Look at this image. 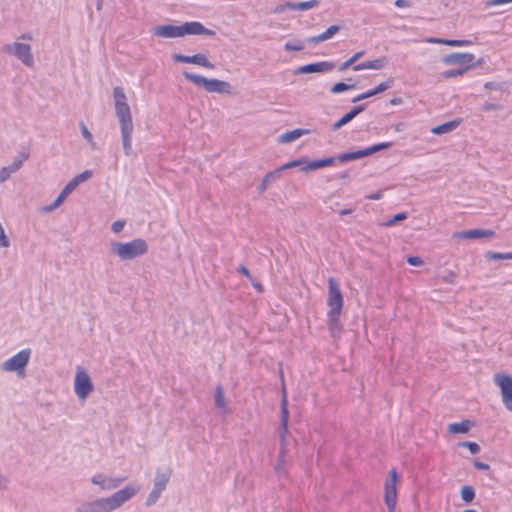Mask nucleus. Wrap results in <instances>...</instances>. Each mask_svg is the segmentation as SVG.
Returning <instances> with one entry per match:
<instances>
[{
  "label": "nucleus",
  "mask_w": 512,
  "mask_h": 512,
  "mask_svg": "<svg viewBox=\"0 0 512 512\" xmlns=\"http://www.w3.org/2000/svg\"><path fill=\"white\" fill-rule=\"evenodd\" d=\"M484 87L486 89H497L498 88V85L494 82H486Z\"/></svg>",
  "instance_id": "obj_63"
},
{
  "label": "nucleus",
  "mask_w": 512,
  "mask_h": 512,
  "mask_svg": "<svg viewBox=\"0 0 512 512\" xmlns=\"http://www.w3.org/2000/svg\"><path fill=\"white\" fill-rule=\"evenodd\" d=\"M493 382L501 391L503 405L512 412V376L499 372L493 376Z\"/></svg>",
  "instance_id": "obj_11"
},
{
  "label": "nucleus",
  "mask_w": 512,
  "mask_h": 512,
  "mask_svg": "<svg viewBox=\"0 0 512 512\" xmlns=\"http://www.w3.org/2000/svg\"><path fill=\"white\" fill-rule=\"evenodd\" d=\"M474 467L479 470H488L490 468L488 464L479 461L474 462Z\"/></svg>",
  "instance_id": "obj_58"
},
{
  "label": "nucleus",
  "mask_w": 512,
  "mask_h": 512,
  "mask_svg": "<svg viewBox=\"0 0 512 512\" xmlns=\"http://www.w3.org/2000/svg\"><path fill=\"white\" fill-rule=\"evenodd\" d=\"M173 60L176 61V62H180V63H192V64H196L198 66H201V67H205V68H208V69H213L214 68V64L211 63L207 56L205 54H202V53H197V54H194V55H191V56H187V55H183V54H174L172 56Z\"/></svg>",
  "instance_id": "obj_15"
},
{
  "label": "nucleus",
  "mask_w": 512,
  "mask_h": 512,
  "mask_svg": "<svg viewBox=\"0 0 512 512\" xmlns=\"http://www.w3.org/2000/svg\"><path fill=\"white\" fill-rule=\"evenodd\" d=\"M443 60L446 64L460 65L467 70L472 65L474 55L471 53H451L446 55Z\"/></svg>",
  "instance_id": "obj_18"
},
{
  "label": "nucleus",
  "mask_w": 512,
  "mask_h": 512,
  "mask_svg": "<svg viewBox=\"0 0 512 512\" xmlns=\"http://www.w3.org/2000/svg\"><path fill=\"white\" fill-rule=\"evenodd\" d=\"M170 476H171L170 471H161V470L156 471V474L154 477V482H153V488L150 491V493L148 494L146 501H145V505L147 507H151L157 503L162 492L166 489V486L169 482Z\"/></svg>",
  "instance_id": "obj_10"
},
{
  "label": "nucleus",
  "mask_w": 512,
  "mask_h": 512,
  "mask_svg": "<svg viewBox=\"0 0 512 512\" xmlns=\"http://www.w3.org/2000/svg\"><path fill=\"white\" fill-rule=\"evenodd\" d=\"M79 127H80V131H81V135L87 141V143L90 145L91 149H93V150L97 149V144L94 141L93 135L89 131L87 126L84 124V122L81 121L79 123Z\"/></svg>",
  "instance_id": "obj_31"
},
{
  "label": "nucleus",
  "mask_w": 512,
  "mask_h": 512,
  "mask_svg": "<svg viewBox=\"0 0 512 512\" xmlns=\"http://www.w3.org/2000/svg\"><path fill=\"white\" fill-rule=\"evenodd\" d=\"M307 163L308 162H306V160L304 158L295 159V160H292V161H289V162L283 164L277 170H279V173H281L284 170H287V169H290V168H294V167H301L302 168Z\"/></svg>",
  "instance_id": "obj_35"
},
{
  "label": "nucleus",
  "mask_w": 512,
  "mask_h": 512,
  "mask_svg": "<svg viewBox=\"0 0 512 512\" xmlns=\"http://www.w3.org/2000/svg\"><path fill=\"white\" fill-rule=\"evenodd\" d=\"M8 478L0 472V491L5 490L8 487Z\"/></svg>",
  "instance_id": "obj_55"
},
{
  "label": "nucleus",
  "mask_w": 512,
  "mask_h": 512,
  "mask_svg": "<svg viewBox=\"0 0 512 512\" xmlns=\"http://www.w3.org/2000/svg\"><path fill=\"white\" fill-rule=\"evenodd\" d=\"M465 71H466V68L451 69V70L444 72V76L447 78L457 77V76L462 75Z\"/></svg>",
  "instance_id": "obj_49"
},
{
  "label": "nucleus",
  "mask_w": 512,
  "mask_h": 512,
  "mask_svg": "<svg viewBox=\"0 0 512 512\" xmlns=\"http://www.w3.org/2000/svg\"><path fill=\"white\" fill-rule=\"evenodd\" d=\"M180 26L182 37L185 35H215V32L213 30L206 28L202 23L198 21L185 22Z\"/></svg>",
  "instance_id": "obj_16"
},
{
  "label": "nucleus",
  "mask_w": 512,
  "mask_h": 512,
  "mask_svg": "<svg viewBox=\"0 0 512 512\" xmlns=\"http://www.w3.org/2000/svg\"><path fill=\"white\" fill-rule=\"evenodd\" d=\"M238 271H239V273H241L242 275H244V276H246L247 278H249L250 280H252V276H251V274H250L249 270H248L245 266H243V265L239 266Z\"/></svg>",
  "instance_id": "obj_57"
},
{
  "label": "nucleus",
  "mask_w": 512,
  "mask_h": 512,
  "mask_svg": "<svg viewBox=\"0 0 512 512\" xmlns=\"http://www.w3.org/2000/svg\"><path fill=\"white\" fill-rule=\"evenodd\" d=\"M364 51H358L356 52L355 54H353L350 59L352 60L353 63H355L358 59H360L363 55H364Z\"/></svg>",
  "instance_id": "obj_60"
},
{
  "label": "nucleus",
  "mask_w": 512,
  "mask_h": 512,
  "mask_svg": "<svg viewBox=\"0 0 512 512\" xmlns=\"http://www.w3.org/2000/svg\"><path fill=\"white\" fill-rule=\"evenodd\" d=\"M148 243L142 238H134L128 242L112 241L110 252L120 261H130L144 256L148 252Z\"/></svg>",
  "instance_id": "obj_4"
},
{
  "label": "nucleus",
  "mask_w": 512,
  "mask_h": 512,
  "mask_svg": "<svg viewBox=\"0 0 512 512\" xmlns=\"http://www.w3.org/2000/svg\"><path fill=\"white\" fill-rule=\"evenodd\" d=\"M374 95H377V94H376V92H375V90H374V89H370V90H368V91H366V92H363V93H361V94L357 95L356 97H354V98L352 99V102H353V103H356V102H359V101H361V100H364V99L370 98V97H372V96H374Z\"/></svg>",
  "instance_id": "obj_44"
},
{
  "label": "nucleus",
  "mask_w": 512,
  "mask_h": 512,
  "mask_svg": "<svg viewBox=\"0 0 512 512\" xmlns=\"http://www.w3.org/2000/svg\"><path fill=\"white\" fill-rule=\"evenodd\" d=\"M354 63L352 62V60L349 58L347 59L346 61H344L340 66H339V71H345L347 70L350 66H352Z\"/></svg>",
  "instance_id": "obj_56"
},
{
  "label": "nucleus",
  "mask_w": 512,
  "mask_h": 512,
  "mask_svg": "<svg viewBox=\"0 0 512 512\" xmlns=\"http://www.w3.org/2000/svg\"><path fill=\"white\" fill-rule=\"evenodd\" d=\"M304 134H305L304 130L294 129V130H291V131L281 134L277 138V141H278V143H281V144L290 143V142H293V141L299 139Z\"/></svg>",
  "instance_id": "obj_27"
},
{
  "label": "nucleus",
  "mask_w": 512,
  "mask_h": 512,
  "mask_svg": "<svg viewBox=\"0 0 512 512\" xmlns=\"http://www.w3.org/2000/svg\"><path fill=\"white\" fill-rule=\"evenodd\" d=\"M461 498L465 503H471L475 498V490L472 486L466 485L461 488Z\"/></svg>",
  "instance_id": "obj_33"
},
{
  "label": "nucleus",
  "mask_w": 512,
  "mask_h": 512,
  "mask_svg": "<svg viewBox=\"0 0 512 512\" xmlns=\"http://www.w3.org/2000/svg\"><path fill=\"white\" fill-rule=\"evenodd\" d=\"M370 200H379L382 198V192H376L367 196Z\"/></svg>",
  "instance_id": "obj_61"
},
{
  "label": "nucleus",
  "mask_w": 512,
  "mask_h": 512,
  "mask_svg": "<svg viewBox=\"0 0 512 512\" xmlns=\"http://www.w3.org/2000/svg\"><path fill=\"white\" fill-rule=\"evenodd\" d=\"M126 477L109 476L104 473H96L91 477V483L102 491H112L120 487Z\"/></svg>",
  "instance_id": "obj_13"
},
{
  "label": "nucleus",
  "mask_w": 512,
  "mask_h": 512,
  "mask_svg": "<svg viewBox=\"0 0 512 512\" xmlns=\"http://www.w3.org/2000/svg\"><path fill=\"white\" fill-rule=\"evenodd\" d=\"M508 3H512V0H488L487 6L492 7V6H499V5L508 4Z\"/></svg>",
  "instance_id": "obj_53"
},
{
  "label": "nucleus",
  "mask_w": 512,
  "mask_h": 512,
  "mask_svg": "<svg viewBox=\"0 0 512 512\" xmlns=\"http://www.w3.org/2000/svg\"><path fill=\"white\" fill-rule=\"evenodd\" d=\"M369 69V61H364L353 66L354 71Z\"/></svg>",
  "instance_id": "obj_54"
},
{
  "label": "nucleus",
  "mask_w": 512,
  "mask_h": 512,
  "mask_svg": "<svg viewBox=\"0 0 512 512\" xmlns=\"http://www.w3.org/2000/svg\"><path fill=\"white\" fill-rule=\"evenodd\" d=\"M470 44H471V41H469V40L445 39V45H448V46L462 47V46H468Z\"/></svg>",
  "instance_id": "obj_45"
},
{
  "label": "nucleus",
  "mask_w": 512,
  "mask_h": 512,
  "mask_svg": "<svg viewBox=\"0 0 512 512\" xmlns=\"http://www.w3.org/2000/svg\"><path fill=\"white\" fill-rule=\"evenodd\" d=\"M153 34L161 38H179L182 37L180 25H160L153 28Z\"/></svg>",
  "instance_id": "obj_19"
},
{
  "label": "nucleus",
  "mask_w": 512,
  "mask_h": 512,
  "mask_svg": "<svg viewBox=\"0 0 512 512\" xmlns=\"http://www.w3.org/2000/svg\"><path fill=\"white\" fill-rule=\"evenodd\" d=\"M252 282V285L253 287L258 291V292H262L263 291V287L260 283L258 282H254L253 279L251 280Z\"/></svg>",
  "instance_id": "obj_64"
},
{
  "label": "nucleus",
  "mask_w": 512,
  "mask_h": 512,
  "mask_svg": "<svg viewBox=\"0 0 512 512\" xmlns=\"http://www.w3.org/2000/svg\"><path fill=\"white\" fill-rule=\"evenodd\" d=\"M487 257L494 260L512 259V253L489 252Z\"/></svg>",
  "instance_id": "obj_43"
},
{
  "label": "nucleus",
  "mask_w": 512,
  "mask_h": 512,
  "mask_svg": "<svg viewBox=\"0 0 512 512\" xmlns=\"http://www.w3.org/2000/svg\"><path fill=\"white\" fill-rule=\"evenodd\" d=\"M368 61H369V69H372V70H381L388 65V59L386 56H381L377 59L368 60Z\"/></svg>",
  "instance_id": "obj_34"
},
{
  "label": "nucleus",
  "mask_w": 512,
  "mask_h": 512,
  "mask_svg": "<svg viewBox=\"0 0 512 512\" xmlns=\"http://www.w3.org/2000/svg\"><path fill=\"white\" fill-rule=\"evenodd\" d=\"M63 202H64L63 198H60V196L58 195V197L55 199V201L53 203H51L50 205L44 206L42 208V211L45 213L52 212L55 209H57Z\"/></svg>",
  "instance_id": "obj_41"
},
{
  "label": "nucleus",
  "mask_w": 512,
  "mask_h": 512,
  "mask_svg": "<svg viewBox=\"0 0 512 512\" xmlns=\"http://www.w3.org/2000/svg\"><path fill=\"white\" fill-rule=\"evenodd\" d=\"M319 4L318 0H310L304 2H292L288 5L289 10L293 11H306L316 7Z\"/></svg>",
  "instance_id": "obj_29"
},
{
  "label": "nucleus",
  "mask_w": 512,
  "mask_h": 512,
  "mask_svg": "<svg viewBox=\"0 0 512 512\" xmlns=\"http://www.w3.org/2000/svg\"><path fill=\"white\" fill-rule=\"evenodd\" d=\"M365 109V105H359L354 107L351 111L343 115L338 121H336L332 125L333 130H338L342 126L346 125L350 121H352L358 114H360Z\"/></svg>",
  "instance_id": "obj_21"
},
{
  "label": "nucleus",
  "mask_w": 512,
  "mask_h": 512,
  "mask_svg": "<svg viewBox=\"0 0 512 512\" xmlns=\"http://www.w3.org/2000/svg\"><path fill=\"white\" fill-rule=\"evenodd\" d=\"M502 106L498 103L486 102L482 105V110L485 112L500 110Z\"/></svg>",
  "instance_id": "obj_47"
},
{
  "label": "nucleus",
  "mask_w": 512,
  "mask_h": 512,
  "mask_svg": "<svg viewBox=\"0 0 512 512\" xmlns=\"http://www.w3.org/2000/svg\"><path fill=\"white\" fill-rule=\"evenodd\" d=\"M407 218V214L405 212H401V213H398L396 214L394 217H392L391 219H389L388 221H386L384 223V226L386 227H390V226H393L394 224H396L397 222L399 221H402V220H405Z\"/></svg>",
  "instance_id": "obj_42"
},
{
  "label": "nucleus",
  "mask_w": 512,
  "mask_h": 512,
  "mask_svg": "<svg viewBox=\"0 0 512 512\" xmlns=\"http://www.w3.org/2000/svg\"><path fill=\"white\" fill-rule=\"evenodd\" d=\"M472 427L470 420H463L461 422H455L448 425V431L453 434H464L467 433Z\"/></svg>",
  "instance_id": "obj_26"
},
{
  "label": "nucleus",
  "mask_w": 512,
  "mask_h": 512,
  "mask_svg": "<svg viewBox=\"0 0 512 512\" xmlns=\"http://www.w3.org/2000/svg\"><path fill=\"white\" fill-rule=\"evenodd\" d=\"M288 420H289V411H288V400L285 388H283V396L281 400V415H280V427L282 430V434H287L288 432Z\"/></svg>",
  "instance_id": "obj_22"
},
{
  "label": "nucleus",
  "mask_w": 512,
  "mask_h": 512,
  "mask_svg": "<svg viewBox=\"0 0 512 512\" xmlns=\"http://www.w3.org/2000/svg\"><path fill=\"white\" fill-rule=\"evenodd\" d=\"M343 296L338 282L334 278L328 279V300L329 310L327 312V320L332 336L339 331V318L343 307Z\"/></svg>",
  "instance_id": "obj_3"
},
{
  "label": "nucleus",
  "mask_w": 512,
  "mask_h": 512,
  "mask_svg": "<svg viewBox=\"0 0 512 512\" xmlns=\"http://www.w3.org/2000/svg\"><path fill=\"white\" fill-rule=\"evenodd\" d=\"M214 401L216 408H218L223 413L227 412V404L224 396V391L220 385H218L215 388Z\"/></svg>",
  "instance_id": "obj_28"
},
{
  "label": "nucleus",
  "mask_w": 512,
  "mask_h": 512,
  "mask_svg": "<svg viewBox=\"0 0 512 512\" xmlns=\"http://www.w3.org/2000/svg\"><path fill=\"white\" fill-rule=\"evenodd\" d=\"M279 437H280V448H279V452H278V456L277 458H286V434H282V430L280 429V432H279Z\"/></svg>",
  "instance_id": "obj_39"
},
{
  "label": "nucleus",
  "mask_w": 512,
  "mask_h": 512,
  "mask_svg": "<svg viewBox=\"0 0 512 512\" xmlns=\"http://www.w3.org/2000/svg\"><path fill=\"white\" fill-rule=\"evenodd\" d=\"M94 385L90 376L81 366H77L74 378V392L79 400L85 401L93 392Z\"/></svg>",
  "instance_id": "obj_8"
},
{
  "label": "nucleus",
  "mask_w": 512,
  "mask_h": 512,
  "mask_svg": "<svg viewBox=\"0 0 512 512\" xmlns=\"http://www.w3.org/2000/svg\"><path fill=\"white\" fill-rule=\"evenodd\" d=\"M334 68V64L329 61H321L315 63H309L303 66L298 67L294 74H309V73H324L329 72Z\"/></svg>",
  "instance_id": "obj_17"
},
{
  "label": "nucleus",
  "mask_w": 512,
  "mask_h": 512,
  "mask_svg": "<svg viewBox=\"0 0 512 512\" xmlns=\"http://www.w3.org/2000/svg\"><path fill=\"white\" fill-rule=\"evenodd\" d=\"M1 52L16 57L25 66L32 67L34 65V56L32 54L31 45L15 41L13 43L4 44Z\"/></svg>",
  "instance_id": "obj_7"
},
{
  "label": "nucleus",
  "mask_w": 512,
  "mask_h": 512,
  "mask_svg": "<svg viewBox=\"0 0 512 512\" xmlns=\"http://www.w3.org/2000/svg\"><path fill=\"white\" fill-rule=\"evenodd\" d=\"M286 51H300L304 49V45L299 40L288 41L284 45Z\"/></svg>",
  "instance_id": "obj_38"
},
{
  "label": "nucleus",
  "mask_w": 512,
  "mask_h": 512,
  "mask_svg": "<svg viewBox=\"0 0 512 512\" xmlns=\"http://www.w3.org/2000/svg\"><path fill=\"white\" fill-rule=\"evenodd\" d=\"M494 235V232L492 230H485V229H471V230H465L456 232L454 234L455 238L458 239H479L484 237H492Z\"/></svg>",
  "instance_id": "obj_20"
},
{
  "label": "nucleus",
  "mask_w": 512,
  "mask_h": 512,
  "mask_svg": "<svg viewBox=\"0 0 512 512\" xmlns=\"http://www.w3.org/2000/svg\"><path fill=\"white\" fill-rule=\"evenodd\" d=\"M32 350L25 348L18 351L0 364V370L5 373H13L18 378L26 377L27 366L30 362Z\"/></svg>",
  "instance_id": "obj_5"
},
{
  "label": "nucleus",
  "mask_w": 512,
  "mask_h": 512,
  "mask_svg": "<svg viewBox=\"0 0 512 512\" xmlns=\"http://www.w3.org/2000/svg\"><path fill=\"white\" fill-rule=\"evenodd\" d=\"M408 264L412 266H420L423 264V260L418 256H410L407 258Z\"/></svg>",
  "instance_id": "obj_52"
},
{
  "label": "nucleus",
  "mask_w": 512,
  "mask_h": 512,
  "mask_svg": "<svg viewBox=\"0 0 512 512\" xmlns=\"http://www.w3.org/2000/svg\"><path fill=\"white\" fill-rule=\"evenodd\" d=\"M340 30V27L338 25H332L328 27L323 33L309 37L307 39L308 43L316 44L320 43L326 40L331 39L335 34H337Z\"/></svg>",
  "instance_id": "obj_23"
},
{
  "label": "nucleus",
  "mask_w": 512,
  "mask_h": 512,
  "mask_svg": "<svg viewBox=\"0 0 512 512\" xmlns=\"http://www.w3.org/2000/svg\"><path fill=\"white\" fill-rule=\"evenodd\" d=\"M392 83H393L392 80H388V81L378 84L373 89L375 90L376 94H379V93H382V92L386 91L387 89H389L392 86Z\"/></svg>",
  "instance_id": "obj_46"
},
{
  "label": "nucleus",
  "mask_w": 512,
  "mask_h": 512,
  "mask_svg": "<svg viewBox=\"0 0 512 512\" xmlns=\"http://www.w3.org/2000/svg\"><path fill=\"white\" fill-rule=\"evenodd\" d=\"M397 482L398 474L395 469L389 471L388 478L384 482V502L388 512H396L397 505Z\"/></svg>",
  "instance_id": "obj_9"
},
{
  "label": "nucleus",
  "mask_w": 512,
  "mask_h": 512,
  "mask_svg": "<svg viewBox=\"0 0 512 512\" xmlns=\"http://www.w3.org/2000/svg\"><path fill=\"white\" fill-rule=\"evenodd\" d=\"M291 4V1H284L282 3H279L273 10L274 13L280 14L285 12L286 10H289L288 5Z\"/></svg>",
  "instance_id": "obj_50"
},
{
  "label": "nucleus",
  "mask_w": 512,
  "mask_h": 512,
  "mask_svg": "<svg viewBox=\"0 0 512 512\" xmlns=\"http://www.w3.org/2000/svg\"><path fill=\"white\" fill-rule=\"evenodd\" d=\"M76 188L77 186L70 180L60 192V198H63V200L65 201L68 195L72 193Z\"/></svg>",
  "instance_id": "obj_40"
},
{
  "label": "nucleus",
  "mask_w": 512,
  "mask_h": 512,
  "mask_svg": "<svg viewBox=\"0 0 512 512\" xmlns=\"http://www.w3.org/2000/svg\"><path fill=\"white\" fill-rule=\"evenodd\" d=\"M28 158H29V153L27 151H21L14 158L13 162L10 165L2 167L0 169V183H4L11 177L12 174L18 172L21 169V167L23 166V163Z\"/></svg>",
  "instance_id": "obj_14"
},
{
  "label": "nucleus",
  "mask_w": 512,
  "mask_h": 512,
  "mask_svg": "<svg viewBox=\"0 0 512 512\" xmlns=\"http://www.w3.org/2000/svg\"><path fill=\"white\" fill-rule=\"evenodd\" d=\"M141 490L137 483H129L107 497H99L80 503L74 512H114L133 499Z\"/></svg>",
  "instance_id": "obj_1"
},
{
  "label": "nucleus",
  "mask_w": 512,
  "mask_h": 512,
  "mask_svg": "<svg viewBox=\"0 0 512 512\" xmlns=\"http://www.w3.org/2000/svg\"><path fill=\"white\" fill-rule=\"evenodd\" d=\"M460 445L467 447L472 454H477L480 451V446L475 442H463Z\"/></svg>",
  "instance_id": "obj_48"
},
{
  "label": "nucleus",
  "mask_w": 512,
  "mask_h": 512,
  "mask_svg": "<svg viewBox=\"0 0 512 512\" xmlns=\"http://www.w3.org/2000/svg\"><path fill=\"white\" fill-rule=\"evenodd\" d=\"M124 226H125V221L117 220L112 223L111 229L114 233H119L123 230Z\"/></svg>",
  "instance_id": "obj_51"
},
{
  "label": "nucleus",
  "mask_w": 512,
  "mask_h": 512,
  "mask_svg": "<svg viewBox=\"0 0 512 512\" xmlns=\"http://www.w3.org/2000/svg\"><path fill=\"white\" fill-rule=\"evenodd\" d=\"M460 124L459 120H452L441 125L435 126L431 129V133L435 135H442L454 131Z\"/></svg>",
  "instance_id": "obj_25"
},
{
  "label": "nucleus",
  "mask_w": 512,
  "mask_h": 512,
  "mask_svg": "<svg viewBox=\"0 0 512 512\" xmlns=\"http://www.w3.org/2000/svg\"><path fill=\"white\" fill-rule=\"evenodd\" d=\"M395 5L397 7L402 8V7H406L408 5V2H407V0H396Z\"/></svg>",
  "instance_id": "obj_62"
},
{
  "label": "nucleus",
  "mask_w": 512,
  "mask_h": 512,
  "mask_svg": "<svg viewBox=\"0 0 512 512\" xmlns=\"http://www.w3.org/2000/svg\"><path fill=\"white\" fill-rule=\"evenodd\" d=\"M274 471L279 478L287 476L286 458H277Z\"/></svg>",
  "instance_id": "obj_32"
},
{
  "label": "nucleus",
  "mask_w": 512,
  "mask_h": 512,
  "mask_svg": "<svg viewBox=\"0 0 512 512\" xmlns=\"http://www.w3.org/2000/svg\"><path fill=\"white\" fill-rule=\"evenodd\" d=\"M183 77L193 83L196 86H201L204 88L206 92L209 93H220V94H230L232 90V86L229 82L218 80V79H208L204 76L184 71L182 73Z\"/></svg>",
  "instance_id": "obj_6"
},
{
  "label": "nucleus",
  "mask_w": 512,
  "mask_h": 512,
  "mask_svg": "<svg viewBox=\"0 0 512 512\" xmlns=\"http://www.w3.org/2000/svg\"><path fill=\"white\" fill-rule=\"evenodd\" d=\"M390 146H391L390 142L378 143L373 146L366 147L364 149H360L357 151L341 153L337 156V160L339 162H349V161L358 160V159L370 156L378 151L388 149Z\"/></svg>",
  "instance_id": "obj_12"
},
{
  "label": "nucleus",
  "mask_w": 512,
  "mask_h": 512,
  "mask_svg": "<svg viewBox=\"0 0 512 512\" xmlns=\"http://www.w3.org/2000/svg\"><path fill=\"white\" fill-rule=\"evenodd\" d=\"M279 177H280V173H279V170H277V169L268 172L264 176V178H263L262 182L260 183V185L258 186V192L259 193H263L267 189L268 184L271 181H273V180H275V179H277Z\"/></svg>",
  "instance_id": "obj_30"
},
{
  "label": "nucleus",
  "mask_w": 512,
  "mask_h": 512,
  "mask_svg": "<svg viewBox=\"0 0 512 512\" xmlns=\"http://www.w3.org/2000/svg\"><path fill=\"white\" fill-rule=\"evenodd\" d=\"M115 114L119 121L123 150L126 156L133 154L132 134L134 130L133 119L127 96L122 87L113 88Z\"/></svg>",
  "instance_id": "obj_2"
},
{
  "label": "nucleus",
  "mask_w": 512,
  "mask_h": 512,
  "mask_svg": "<svg viewBox=\"0 0 512 512\" xmlns=\"http://www.w3.org/2000/svg\"><path fill=\"white\" fill-rule=\"evenodd\" d=\"M354 87H355L354 84H346V83H343V82H339V83L334 84L331 87V92L334 93V94H338V93H341V92H344V91H347V90L354 89Z\"/></svg>",
  "instance_id": "obj_37"
},
{
  "label": "nucleus",
  "mask_w": 512,
  "mask_h": 512,
  "mask_svg": "<svg viewBox=\"0 0 512 512\" xmlns=\"http://www.w3.org/2000/svg\"><path fill=\"white\" fill-rule=\"evenodd\" d=\"M93 175V172L91 170H84L83 172H81L80 174L76 175L73 179H71V181L76 185L78 186L79 184L87 181L88 179H90Z\"/></svg>",
  "instance_id": "obj_36"
},
{
  "label": "nucleus",
  "mask_w": 512,
  "mask_h": 512,
  "mask_svg": "<svg viewBox=\"0 0 512 512\" xmlns=\"http://www.w3.org/2000/svg\"><path fill=\"white\" fill-rule=\"evenodd\" d=\"M426 42L433 43V44H444L445 45V39H441V38L430 37V38L426 39Z\"/></svg>",
  "instance_id": "obj_59"
},
{
  "label": "nucleus",
  "mask_w": 512,
  "mask_h": 512,
  "mask_svg": "<svg viewBox=\"0 0 512 512\" xmlns=\"http://www.w3.org/2000/svg\"><path fill=\"white\" fill-rule=\"evenodd\" d=\"M336 160H337V157L336 158L329 157V158L310 161L305 166L302 167V171L316 170V169H320L323 167L332 166Z\"/></svg>",
  "instance_id": "obj_24"
}]
</instances>
